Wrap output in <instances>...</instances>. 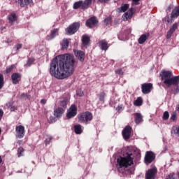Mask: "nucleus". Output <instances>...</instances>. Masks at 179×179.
<instances>
[{"label":"nucleus","instance_id":"21","mask_svg":"<svg viewBox=\"0 0 179 179\" xmlns=\"http://www.w3.org/2000/svg\"><path fill=\"white\" fill-rule=\"evenodd\" d=\"M83 3H84V2L82 1H77V2L74 3L73 8L79 9V8H81V9H86V8H83Z\"/></svg>","mask_w":179,"mask_h":179},{"label":"nucleus","instance_id":"17","mask_svg":"<svg viewBox=\"0 0 179 179\" xmlns=\"http://www.w3.org/2000/svg\"><path fill=\"white\" fill-rule=\"evenodd\" d=\"M64 108H57V106L54 109V115L55 117H61V115H62V114H64Z\"/></svg>","mask_w":179,"mask_h":179},{"label":"nucleus","instance_id":"52","mask_svg":"<svg viewBox=\"0 0 179 179\" xmlns=\"http://www.w3.org/2000/svg\"><path fill=\"white\" fill-rule=\"evenodd\" d=\"M176 110H177L178 111H179V104L177 106Z\"/></svg>","mask_w":179,"mask_h":179},{"label":"nucleus","instance_id":"56","mask_svg":"<svg viewBox=\"0 0 179 179\" xmlns=\"http://www.w3.org/2000/svg\"><path fill=\"white\" fill-rule=\"evenodd\" d=\"M178 177H179V173H178Z\"/></svg>","mask_w":179,"mask_h":179},{"label":"nucleus","instance_id":"57","mask_svg":"<svg viewBox=\"0 0 179 179\" xmlns=\"http://www.w3.org/2000/svg\"><path fill=\"white\" fill-rule=\"evenodd\" d=\"M0 134H1V129H0Z\"/></svg>","mask_w":179,"mask_h":179},{"label":"nucleus","instance_id":"34","mask_svg":"<svg viewBox=\"0 0 179 179\" xmlns=\"http://www.w3.org/2000/svg\"><path fill=\"white\" fill-rule=\"evenodd\" d=\"M14 68H15V65H12V66H10L9 67H8L6 69V73H9L12 72V71L14 69Z\"/></svg>","mask_w":179,"mask_h":179},{"label":"nucleus","instance_id":"19","mask_svg":"<svg viewBox=\"0 0 179 179\" xmlns=\"http://www.w3.org/2000/svg\"><path fill=\"white\" fill-rule=\"evenodd\" d=\"M149 38V34H143L138 38V44H143Z\"/></svg>","mask_w":179,"mask_h":179},{"label":"nucleus","instance_id":"44","mask_svg":"<svg viewBox=\"0 0 179 179\" xmlns=\"http://www.w3.org/2000/svg\"><path fill=\"white\" fill-rule=\"evenodd\" d=\"M110 0H99L101 3H107Z\"/></svg>","mask_w":179,"mask_h":179},{"label":"nucleus","instance_id":"51","mask_svg":"<svg viewBox=\"0 0 179 179\" xmlns=\"http://www.w3.org/2000/svg\"><path fill=\"white\" fill-rule=\"evenodd\" d=\"M173 6H174L171 5V6H169V9H173Z\"/></svg>","mask_w":179,"mask_h":179},{"label":"nucleus","instance_id":"18","mask_svg":"<svg viewBox=\"0 0 179 179\" xmlns=\"http://www.w3.org/2000/svg\"><path fill=\"white\" fill-rule=\"evenodd\" d=\"M179 16V6L176 7L171 13V19H176Z\"/></svg>","mask_w":179,"mask_h":179},{"label":"nucleus","instance_id":"7","mask_svg":"<svg viewBox=\"0 0 179 179\" xmlns=\"http://www.w3.org/2000/svg\"><path fill=\"white\" fill-rule=\"evenodd\" d=\"M156 174H157V169H156V167L152 168L147 171L145 174V178L155 179V177H156Z\"/></svg>","mask_w":179,"mask_h":179},{"label":"nucleus","instance_id":"38","mask_svg":"<svg viewBox=\"0 0 179 179\" xmlns=\"http://www.w3.org/2000/svg\"><path fill=\"white\" fill-rule=\"evenodd\" d=\"M169 112L167 111L164 112L163 115V120H169Z\"/></svg>","mask_w":179,"mask_h":179},{"label":"nucleus","instance_id":"1","mask_svg":"<svg viewBox=\"0 0 179 179\" xmlns=\"http://www.w3.org/2000/svg\"><path fill=\"white\" fill-rule=\"evenodd\" d=\"M75 57L71 54L56 57L50 63V73L56 79H66L73 75Z\"/></svg>","mask_w":179,"mask_h":179},{"label":"nucleus","instance_id":"12","mask_svg":"<svg viewBox=\"0 0 179 179\" xmlns=\"http://www.w3.org/2000/svg\"><path fill=\"white\" fill-rule=\"evenodd\" d=\"M74 54H75L76 58H78V59H79V61H80L81 62H83V61H85V52H83V51L74 50Z\"/></svg>","mask_w":179,"mask_h":179},{"label":"nucleus","instance_id":"8","mask_svg":"<svg viewBox=\"0 0 179 179\" xmlns=\"http://www.w3.org/2000/svg\"><path fill=\"white\" fill-rule=\"evenodd\" d=\"M78 114V108L76 106L72 105L68 110L66 117L67 118H72Z\"/></svg>","mask_w":179,"mask_h":179},{"label":"nucleus","instance_id":"16","mask_svg":"<svg viewBox=\"0 0 179 179\" xmlns=\"http://www.w3.org/2000/svg\"><path fill=\"white\" fill-rule=\"evenodd\" d=\"M99 45L103 51H107L108 50V43H107V41H106V40L100 41L99 42Z\"/></svg>","mask_w":179,"mask_h":179},{"label":"nucleus","instance_id":"47","mask_svg":"<svg viewBox=\"0 0 179 179\" xmlns=\"http://www.w3.org/2000/svg\"><path fill=\"white\" fill-rule=\"evenodd\" d=\"M41 104H45V103H47V100L42 99V100H41Z\"/></svg>","mask_w":179,"mask_h":179},{"label":"nucleus","instance_id":"13","mask_svg":"<svg viewBox=\"0 0 179 179\" xmlns=\"http://www.w3.org/2000/svg\"><path fill=\"white\" fill-rule=\"evenodd\" d=\"M11 79L13 85H17V83L20 82V79H22V76L20 73H14L11 76Z\"/></svg>","mask_w":179,"mask_h":179},{"label":"nucleus","instance_id":"31","mask_svg":"<svg viewBox=\"0 0 179 179\" xmlns=\"http://www.w3.org/2000/svg\"><path fill=\"white\" fill-rule=\"evenodd\" d=\"M16 15L15 13H12L8 17V20L10 22H16Z\"/></svg>","mask_w":179,"mask_h":179},{"label":"nucleus","instance_id":"53","mask_svg":"<svg viewBox=\"0 0 179 179\" xmlns=\"http://www.w3.org/2000/svg\"><path fill=\"white\" fill-rule=\"evenodd\" d=\"M2 163V157H0V164Z\"/></svg>","mask_w":179,"mask_h":179},{"label":"nucleus","instance_id":"40","mask_svg":"<svg viewBox=\"0 0 179 179\" xmlns=\"http://www.w3.org/2000/svg\"><path fill=\"white\" fill-rule=\"evenodd\" d=\"M139 1H141V0H132V3H131L132 6H134L135 5H138Z\"/></svg>","mask_w":179,"mask_h":179},{"label":"nucleus","instance_id":"43","mask_svg":"<svg viewBox=\"0 0 179 179\" xmlns=\"http://www.w3.org/2000/svg\"><path fill=\"white\" fill-rule=\"evenodd\" d=\"M49 122H55V117H50L49 119Z\"/></svg>","mask_w":179,"mask_h":179},{"label":"nucleus","instance_id":"46","mask_svg":"<svg viewBox=\"0 0 179 179\" xmlns=\"http://www.w3.org/2000/svg\"><path fill=\"white\" fill-rule=\"evenodd\" d=\"M173 176H174V173H171V174H169V175L166 177V179H171V178H173Z\"/></svg>","mask_w":179,"mask_h":179},{"label":"nucleus","instance_id":"58","mask_svg":"<svg viewBox=\"0 0 179 179\" xmlns=\"http://www.w3.org/2000/svg\"><path fill=\"white\" fill-rule=\"evenodd\" d=\"M50 139H52V138L50 137Z\"/></svg>","mask_w":179,"mask_h":179},{"label":"nucleus","instance_id":"29","mask_svg":"<svg viewBox=\"0 0 179 179\" xmlns=\"http://www.w3.org/2000/svg\"><path fill=\"white\" fill-rule=\"evenodd\" d=\"M135 122L136 124H139V123L142 122V115H141V113L136 114Z\"/></svg>","mask_w":179,"mask_h":179},{"label":"nucleus","instance_id":"30","mask_svg":"<svg viewBox=\"0 0 179 179\" xmlns=\"http://www.w3.org/2000/svg\"><path fill=\"white\" fill-rule=\"evenodd\" d=\"M171 132L175 135H179V126L173 127Z\"/></svg>","mask_w":179,"mask_h":179},{"label":"nucleus","instance_id":"24","mask_svg":"<svg viewBox=\"0 0 179 179\" xmlns=\"http://www.w3.org/2000/svg\"><path fill=\"white\" fill-rule=\"evenodd\" d=\"M129 9V4H122L120 8H118L119 12H127Z\"/></svg>","mask_w":179,"mask_h":179},{"label":"nucleus","instance_id":"23","mask_svg":"<svg viewBox=\"0 0 179 179\" xmlns=\"http://www.w3.org/2000/svg\"><path fill=\"white\" fill-rule=\"evenodd\" d=\"M94 1L95 0H85L83 8H86V9H87V8H90V5H92Z\"/></svg>","mask_w":179,"mask_h":179},{"label":"nucleus","instance_id":"10","mask_svg":"<svg viewBox=\"0 0 179 179\" xmlns=\"http://www.w3.org/2000/svg\"><path fill=\"white\" fill-rule=\"evenodd\" d=\"M132 130V128L129 126H127L122 131L123 138L128 141L129 138H131V131Z\"/></svg>","mask_w":179,"mask_h":179},{"label":"nucleus","instance_id":"54","mask_svg":"<svg viewBox=\"0 0 179 179\" xmlns=\"http://www.w3.org/2000/svg\"><path fill=\"white\" fill-rule=\"evenodd\" d=\"M176 92H179V87L176 89Z\"/></svg>","mask_w":179,"mask_h":179},{"label":"nucleus","instance_id":"37","mask_svg":"<svg viewBox=\"0 0 179 179\" xmlns=\"http://www.w3.org/2000/svg\"><path fill=\"white\" fill-rule=\"evenodd\" d=\"M76 94H77V96L82 97V96H83V91H82V90H78L76 91Z\"/></svg>","mask_w":179,"mask_h":179},{"label":"nucleus","instance_id":"22","mask_svg":"<svg viewBox=\"0 0 179 179\" xmlns=\"http://www.w3.org/2000/svg\"><path fill=\"white\" fill-rule=\"evenodd\" d=\"M33 2V0H19L20 6L23 7L26 6V5H30Z\"/></svg>","mask_w":179,"mask_h":179},{"label":"nucleus","instance_id":"49","mask_svg":"<svg viewBox=\"0 0 179 179\" xmlns=\"http://www.w3.org/2000/svg\"><path fill=\"white\" fill-rule=\"evenodd\" d=\"M27 96V94H22V97H26Z\"/></svg>","mask_w":179,"mask_h":179},{"label":"nucleus","instance_id":"20","mask_svg":"<svg viewBox=\"0 0 179 179\" xmlns=\"http://www.w3.org/2000/svg\"><path fill=\"white\" fill-rule=\"evenodd\" d=\"M83 45L84 47H87L89 45V43H90V38L89 36L85 35L82 38Z\"/></svg>","mask_w":179,"mask_h":179},{"label":"nucleus","instance_id":"26","mask_svg":"<svg viewBox=\"0 0 179 179\" xmlns=\"http://www.w3.org/2000/svg\"><path fill=\"white\" fill-rule=\"evenodd\" d=\"M69 45V41L68 39H64L62 42V48L63 50H66Z\"/></svg>","mask_w":179,"mask_h":179},{"label":"nucleus","instance_id":"33","mask_svg":"<svg viewBox=\"0 0 179 179\" xmlns=\"http://www.w3.org/2000/svg\"><path fill=\"white\" fill-rule=\"evenodd\" d=\"M17 152L18 157H21V156H23V152H24V150L23 148H18Z\"/></svg>","mask_w":179,"mask_h":179},{"label":"nucleus","instance_id":"3","mask_svg":"<svg viewBox=\"0 0 179 179\" xmlns=\"http://www.w3.org/2000/svg\"><path fill=\"white\" fill-rule=\"evenodd\" d=\"M92 120H93V115L89 111L81 113L78 115V121L80 124H87V122H90Z\"/></svg>","mask_w":179,"mask_h":179},{"label":"nucleus","instance_id":"35","mask_svg":"<svg viewBox=\"0 0 179 179\" xmlns=\"http://www.w3.org/2000/svg\"><path fill=\"white\" fill-rule=\"evenodd\" d=\"M3 87V75L0 74V89Z\"/></svg>","mask_w":179,"mask_h":179},{"label":"nucleus","instance_id":"32","mask_svg":"<svg viewBox=\"0 0 179 179\" xmlns=\"http://www.w3.org/2000/svg\"><path fill=\"white\" fill-rule=\"evenodd\" d=\"M66 104H68V101L64 99L60 101L59 106L60 107H63L62 108L64 110V108H66Z\"/></svg>","mask_w":179,"mask_h":179},{"label":"nucleus","instance_id":"15","mask_svg":"<svg viewBox=\"0 0 179 179\" xmlns=\"http://www.w3.org/2000/svg\"><path fill=\"white\" fill-rule=\"evenodd\" d=\"M177 29H178V23L175 22L167 33V38H170V37H171L173 35V33H174Z\"/></svg>","mask_w":179,"mask_h":179},{"label":"nucleus","instance_id":"25","mask_svg":"<svg viewBox=\"0 0 179 179\" xmlns=\"http://www.w3.org/2000/svg\"><path fill=\"white\" fill-rule=\"evenodd\" d=\"M56 36H58V29H53L50 32V37L48 40H52Z\"/></svg>","mask_w":179,"mask_h":179},{"label":"nucleus","instance_id":"11","mask_svg":"<svg viewBox=\"0 0 179 179\" xmlns=\"http://www.w3.org/2000/svg\"><path fill=\"white\" fill-rule=\"evenodd\" d=\"M155 154L150 151L146 152L145 160V163L150 164L153 160H155Z\"/></svg>","mask_w":179,"mask_h":179},{"label":"nucleus","instance_id":"27","mask_svg":"<svg viewBox=\"0 0 179 179\" xmlns=\"http://www.w3.org/2000/svg\"><path fill=\"white\" fill-rule=\"evenodd\" d=\"M74 131L77 134H82V126L80 124L74 126Z\"/></svg>","mask_w":179,"mask_h":179},{"label":"nucleus","instance_id":"50","mask_svg":"<svg viewBox=\"0 0 179 179\" xmlns=\"http://www.w3.org/2000/svg\"><path fill=\"white\" fill-rule=\"evenodd\" d=\"M109 20H110L109 17L105 19V22H108Z\"/></svg>","mask_w":179,"mask_h":179},{"label":"nucleus","instance_id":"14","mask_svg":"<svg viewBox=\"0 0 179 179\" xmlns=\"http://www.w3.org/2000/svg\"><path fill=\"white\" fill-rule=\"evenodd\" d=\"M98 22L97 20H96V17H92L90 18L86 22V26L87 27L92 28L93 26H96Z\"/></svg>","mask_w":179,"mask_h":179},{"label":"nucleus","instance_id":"28","mask_svg":"<svg viewBox=\"0 0 179 179\" xmlns=\"http://www.w3.org/2000/svg\"><path fill=\"white\" fill-rule=\"evenodd\" d=\"M143 103V100L141 98L138 97L134 103V106L136 107L141 106V105Z\"/></svg>","mask_w":179,"mask_h":179},{"label":"nucleus","instance_id":"42","mask_svg":"<svg viewBox=\"0 0 179 179\" xmlns=\"http://www.w3.org/2000/svg\"><path fill=\"white\" fill-rule=\"evenodd\" d=\"M115 73H117V75H122V69H119L116 70Z\"/></svg>","mask_w":179,"mask_h":179},{"label":"nucleus","instance_id":"48","mask_svg":"<svg viewBox=\"0 0 179 179\" xmlns=\"http://www.w3.org/2000/svg\"><path fill=\"white\" fill-rule=\"evenodd\" d=\"M22 47L21 44H17V50H20V48Z\"/></svg>","mask_w":179,"mask_h":179},{"label":"nucleus","instance_id":"55","mask_svg":"<svg viewBox=\"0 0 179 179\" xmlns=\"http://www.w3.org/2000/svg\"><path fill=\"white\" fill-rule=\"evenodd\" d=\"M20 142H21V141H18L17 143H19V145H20Z\"/></svg>","mask_w":179,"mask_h":179},{"label":"nucleus","instance_id":"4","mask_svg":"<svg viewBox=\"0 0 179 179\" xmlns=\"http://www.w3.org/2000/svg\"><path fill=\"white\" fill-rule=\"evenodd\" d=\"M79 27H80V24L73 23L66 29V34H75L79 30Z\"/></svg>","mask_w":179,"mask_h":179},{"label":"nucleus","instance_id":"45","mask_svg":"<svg viewBox=\"0 0 179 179\" xmlns=\"http://www.w3.org/2000/svg\"><path fill=\"white\" fill-rule=\"evenodd\" d=\"M3 115V111L2 110V109H0V121L1 120H2Z\"/></svg>","mask_w":179,"mask_h":179},{"label":"nucleus","instance_id":"41","mask_svg":"<svg viewBox=\"0 0 179 179\" xmlns=\"http://www.w3.org/2000/svg\"><path fill=\"white\" fill-rule=\"evenodd\" d=\"M163 22H165V23H170V17L166 16L163 20Z\"/></svg>","mask_w":179,"mask_h":179},{"label":"nucleus","instance_id":"6","mask_svg":"<svg viewBox=\"0 0 179 179\" xmlns=\"http://www.w3.org/2000/svg\"><path fill=\"white\" fill-rule=\"evenodd\" d=\"M16 138L22 139L24 136V127L19 125L15 127Z\"/></svg>","mask_w":179,"mask_h":179},{"label":"nucleus","instance_id":"9","mask_svg":"<svg viewBox=\"0 0 179 179\" xmlns=\"http://www.w3.org/2000/svg\"><path fill=\"white\" fill-rule=\"evenodd\" d=\"M134 15V8H131L129 9L127 12H126L122 17V19L124 22H127V20H129V19H132V15Z\"/></svg>","mask_w":179,"mask_h":179},{"label":"nucleus","instance_id":"36","mask_svg":"<svg viewBox=\"0 0 179 179\" xmlns=\"http://www.w3.org/2000/svg\"><path fill=\"white\" fill-rule=\"evenodd\" d=\"M104 97H106V93L101 92L99 95V100L103 101V100H104Z\"/></svg>","mask_w":179,"mask_h":179},{"label":"nucleus","instance_id":"2","mask_svg":"<svg viewBox=\"0 0 179 179\" xmlns=\"http://www.w3.org/2000/svg\"><path fill=\"white\" fill-rule=\"evenodd\" d=\"M134 164V158L132 154H127L125 157H120L117 159L118 169H127Z\"/></svg>","mask_w":179,"mask_h":179},{"label":"nucleus","instance_id":"39","mask_svg":"<svg viewBox=\"0 0 179 179\" xmlns=\"http://www.w3.org/2000/svg\"><path fill=\"white\" fill-rule=\"evenodd\" d=\"M171 119L173 121H177V115H176V113H173V114L171 115Z\"/></svg>","mask_w":179,"mask_h":179},{"label":"nucleus","instance_id":"5","mask_svg":"<svg viewBox=\"0 0 179 179\" xmlns=\"http://www.w3.org/2000/svg\"><path fill=\"white\" fill-rule=\"evenodd\" d=\"M152 89H153V84L152 83H145L141 85V90L144 94L150 93Z\"/></svg>","mask_w":179,"mask_h":179}]
</instances>
